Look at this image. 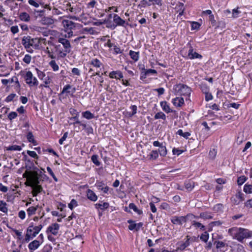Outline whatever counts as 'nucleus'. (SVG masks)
Listing matches in <instances>:
<instances>
[{
    "mask_svg": "<svg viewBox=\"0 0 252 252\" xmlns=\"http://www.w3.org/2000/svg\"><path fill=\"white\" fill-rule=\"evenodd\" d=\"M33 171L24 173L23 177L27 178L28 186L32 189L33 196H36L43 191V188L39 184L41 181H43L45 178H47V176L37 167H33Z\"/></svg>",
    "mask_w": 252,
    "mask_h": 252,
    "instance_id": "1",
    "label": "nucleus"
},
{
    "mask_svg": "<svg viewBox=\"0 0 252 252\" xmlns=\"http://www.w3.org/2000/svg\"><path fill=\"white\" fill-rule=\"evenodd\" d=\"M59 44L54 45L56 52L58 54V58H64L71 50V46L70 41L63 37L58 38Z\"/></svg>",
    "mask_w": 252,
    "mask_h": 252,
    "instance_id": "2",
    "label": "nucleus"
},
{
    "mask_svg": "<svg viewBox=\"0 0 252 252\" xmlns=\"http://www.w3.org/2000/svg\"><path fill=\"white\" fill-rule=\"evenodd\" d=\"M228 234L233 239L243 242L245 239L252 237V231L241 227H233L228 230Z\"/></svg>",
    "mask_w": 252,
    "mask_h": 252,
    "instance_id": "3",
    "label": "nucleus"
},
{
    "mask_svg": "<svg viewBox=\"0 0 252 252\" xmlns=\"http://www.w3.org/2000/svg\"><path fill=\"white\" fill-rule=\"evenodd\" d=\"M42 227L43 226L41 224L34 226L33 223H31L27 229L25 238V242L28 243L34 238L39 233Z\"/></svg>",
    "mask_w": 252,
    "mask_h": 252,
    "instance_id": "4",
    "label": "nucleus"
},
{
    "mask_svg": "<svg viewBox=\"0 0 252 252\" xmlns=\"http://www.w3.org/2000/svg\"><path fill=\"white\" fill-rule=\"evenodd\" d=\"M198 217L195 216L192 214H188L186 216H172L171 218V221L174 224L176 225H182L183 223H185L188 220H190L193 219L198 218Z\"/></svg>",
    "mask_w": 252,
    "mask_h": 252,
    "instance_id": "5",
    "label": "nucleus"
},
{
    "mask_svg": "<svg viewBox=\"0 0 252 252\" xmlns=\"http://www.w3.org/2000/svg\"><path fill=\"white\" fill-rule=\"evenodd\" d=\"M76 92L75 87L70 84L65 85L62 92L59 94V98L61 100L62 98H65L67 96H70L73 97V94Z\"/></svg>",
    "mask_w": 252,
    "mask_h": 252,
    "instance_id": "6",
    "label": "nucleus"
},
{
    "mask_svg": "<svg viewBox=\"0 0 252 252\" xmlns=\"http://www.w3.org/2000/svg\"><path fill=\"white\" fill-rule=\"evenodd\" d=\"M175 92L180 95H183L188 97H189L191 90L187 85L182 84H176L174 86Z\"/></svg>",
    "mask_w": 252,
    "mask_h": 252,
    "instance_id": "7",
    "label": "nucleus"
},
{
    "mask_svg": "<svg viewBox=\"0 0 252 252\" xmlns=\"http://www.w3.org/2000/svg\"><path fill=\"white\" fill-rule=\"evenodd\" d=\"M113 22L114 23L111 25H107L106 27L112 30H114L117 26L126 27L128 25L126 22L122 19L118 15L114 14Z\"/></svg>",
    "mask_w": 252,
    "mask_h": 252,
    "instance_id": "8",
    "label": "nucleus"
},
{
    "mask_svg": "<svg viewBox=\"0 0 252 252\" xmlns=\"http://www.w3.org/2000/svg\"><path fill=\"white\" fill-rule=\"evenodd\" d=\"M25 79L26 83L31 87L38 85V82L37 79L35 77H33L31 71L27 72Z\"/></svg>",
    "mask_w": 252,
    "mask_h": 252,
    "instance_id": "9",
    "label": "nucleus"
},
{
    "mask_svg": "<svg viewBox=\"0 0 252 252\" xmlns=\"http://www.w3.org/2000/svg\"><path fill=\"white\" fill-rule=\"evenodd\" d=\"M187 46L189 48L188 57L189 59H201L202 56L196 52H193V48L190 42H189Z\"/></svg>",
    "mask_w": 252,
    "mask_h": 252,
    "instance_id": "10",
    "label": "nucleus"
},
{
    "mask_svg": "<svg viewBox=\"0 0 252 252\" xmlns=\"http://www.w3.org/2000/svg\"><path fill=\"white\" fill-rule=\"evenodd\" d=\"M190 237L189 235L186 236V240L184 241H180L177 243V250H180V251H183L186 248L190 245Z\"/></svg>",
    "mask_w": 252,
    "mask_h": 252,
    "instance_id": "11",
    "label": "nucleus"
},
{
    "mask_svg": "<svg viewBox=\"0 0 252 252\" xmlns=\"http://www.w3.org/2000/svg\"><path fill=\"white\" fill-rule=\"evenodd\" d=\"M33 41L34 39L31 38L30 36H25L22 38V44L26 49H28L33 45Z\"/></svg>",
    "mask_w": 252,
    "mask_h": 252,
    "instance_id": "12",
    "label": "nucleus"
},
{
    "mask_svg": "<svg viewBox=\"0 0 252 252\" xmlns=\"http://www.w3.org/2000/svg\"><path fill=\"white\" fill-rule=\"evenodd\" d=\"M59 228L60 225L58 223H53L48 226L47 230V232H50L54 235H57L58 233Z\"/></svg>",
    "mask_w": 252,
    "mask_h": 252,
    "instance_id": "13",
    "label": "nucleus"
},
{
    "mask_svg": "<svg viewBox=\"0 0 252 252\" xmlns=\"http://www.w3.org/2000/svg\"><path fill=\"white\" fill-rule=\"evenodd\" d=\"M95 186L98 190L102 191L105 193H108L110 188L106 186L103 182L97 181Z\"/></svg>",
    "mask_w": 252,
    "mask_h": 252,
    "instance_id": "14",
    "label": "nucleus"
},
{
    "mask_svg": "<svg viewBox=\"0 0 252 252\" xmlns=\"http://www.w3.org/2000/svg\"><path fill=\"white\" fill-rule=\"evenodd\" d=\"M41 245L40 241L34 240L29 244L28 248L30 252H33L35 250L37 249Z\"/></svg>",
    "mask_w": 252,
    "mask_h": 252,
    "instance_id": "15",
    "label": "nucleus"
},
{
    "mask_svg": "<svg viewBox=\"0 0 252 252\" xmlns=\"http://www.w3.org/2000/svg\"><path fill=\"white\" fill-rule=\"evenodd\" d=\"M109 76L111 78H115L116 79H121L123 78V74L121 71H112L110 72Z\"/></svg>",
    "mask_w": 252,
    "mask_h": 252,
    "instance_id": "16",
    "label": "nucleus"
},
{
    "mask_svg": "<svg viewBox=\"0 0 252 252\" xmlns=\"http://www.w3.org/2000/svg\"><path fill=\"white\" fill-rule=\"evenodd\" d=\"M86 193L87 198L91 201L95 202L97 200V196L92 190L88 189Z\"/></svg>",
    "mask_w": 252,
    "mask_h": 252,
    "instance_id": "17",
    "label": "nucleus"
},
{
    "mask_svg": "<svg viewBox=\"0 0 252 252\" xmlns=\"http://www.w3.org/2000/svg\"><path fill=\"white\" fill-rule=\"evenodd\" d=\"M40 22L42 25L49 26L54 23V20L50 17L43 16L42 17Z\"/></svg>",
    "mask_w": 252,
    "mask_h": 252,
    "instance_id": "18",
    "label": "nucleus"
},
{
    "mask_svg": "<svg viewBox=\"0 0 252 252\" xmlns=\"http://www.w3.org/2000/svg\"><path fill=\"white\" fill-rule=\"evenodd\" d=\"M172 103L176 107H180L184 104V99L182 97H176L172 99Z\"/></svg>",
    "mask_w": 252,
    "mask_h": 252,
    "instance_id": "19",
    "label": "nucleus"
},
{
    "mask_svg": "<svg viewBox=\"0 0 252 252\" xmlns=\"http://www.w3.org/2000/svg\"><path fill=\"white\" fill-rule=\"evenodd\" d=\"M143 223L142 222H139L138 223H135L134 222L132 224H130L128 226V229L130 230L135 229L136 231H138L142 227Z\"/></svg>",
    "mask_w": 252,
    "mask_h": 252,
    "instance_id": "20",
    "label": "nucleus"
},
{
    "mask_svg": "<svg viewBox=\"0 0 252 252\" xmlns=\"http://www.w3.org/2000/svg\"><path fill=\"white\" fill-rule=\"evenodd\" d=\"M240 106V104L236 103L225 102L223 104V108L224 109H228L230 107H232L234 109H238L239 108Z\"/></svg>",
    "mask_w": 252,
    "mask_h": 252,
    "instance_id": "21",
    "label": "nucleus"
},
{
    "mask_svg": "<svg viewBox=\"0 0 252 252\" xmlns=\"http://www.w3.org/2000/svg\"><path fill=\"white\" fill-rule=\"evenodd\" d=\"M129 55L130 58L134 61L137 62L139 58V52H135L132 50H130Z\"/></svg>",
    "mask_w": 252,
    "mask_h": 252,
    "instance_id": "22",
    "label": "nucleus"
},
{
    "mask_svg": "<svg viewBox=\"0 0 252 252\" xmlns=\"http://www.w3.org/2000/svg\"><path fill=\"white\" fill-rule=\"evenodd\" d=\"M21 20L25 22H29L30 20V16L28 13L25 12H22L19 15Z\"/></svg>",
    "mask_w": 252,
    "mask_h": 252,
    "instance_id": "23",
    "label": "nucleus"
},
{
    "mask_svg": "<svg viewBox=\"0 0 252 252\" xmlns=\"http://www.w3.org/2000/svg\"><path fill=\"white\" fill-rule=\"evenodd\" d=\"M158 152L161 157H165L167 154V151L166 148V144L165 143L163 146L159 148L158 150Z\"/></svg>",
    "mask_w": 252,
    "mask_h": 252,
    "instance_id": "24",
    "label": "nucleus"
},
{
    "mask_svg": "<svg viewBox=\"0 0 252 252\" xmlns=\"http://www.w3.org/2000/svg\"><path fill=\"white\" fill-rule=\"evenodd\" d=\"M90 64L93 66L98 68L102 65V63L97 59H93L90 62Z\"/></svg>",
    "mask_w": 252,
    "mask_h": 252,
    "instance_id": "25",
    "label": "nucleus"
},
{
    "mask_svg": "<svg viewBox=\"0 0 252 252\" xmlns=\"http://www.w3.org/2000/svg\"><path fill=\"white\" fill-rule=\"evenodd\" d=\"M109 206V204L108 202H104L103 204L96 203L95 204L96 209H100L102 210L107 209Z\"/></svg>",
    "mask_w": 252,
    "mask_h": 252,
    "instance_id": "26",
    "label": "nucleus"
},
{
    "mask_svg": "<svg viewBox=\"0 0 252 252\" xmlns=\"http://www.w3.org/2000/svg\"><path fill=\"white\" fill-rule=\"evenodd\" d=\"M191 225L192 226H194L195 228H199L202 230H205V226L203 225L202 223L197 222L195 220H192L191 221Z\"/></svg>",
    "mask_w": 252,
    "mask_h": 252,
    "instance_id": "27",
    "label": "nucleus"
},
{
    "mask_svg": "<svg viewBox=\"0 0 252 252\" xmlns=\"http://www.w3.org/2000/svg\"><path fill=\"white\" fill-rule=\"evenodd\" d=\"M7 204L3 200H0V211L3 213H6L8 211V209L6 207Z\"/></svg>",
    "mask_w": 252,
    "mask_h": 252,
    "instance_id": "28",
    "label": "nucleus"
},
{
    "mask_svg": "<svg viewBox=\"0 0 252 252\" xmlns=\"http://www.w3.org/2000/svg\"><path fill=\"white\" fill-rule=\"evenodd\" d=\"M129 208L130 209H132L138 215H141L143 213V211L141 210L138 209L134 203H130L129 204Z\"/></svg>",
    "mask_w": 252,
    "mask_h": 252,
    "instance_id": "29",
    "label": "nucleus"
},
{
    "mask_svg": "<svg viewBox=\"0 0 252 252\" xmlns=\"http://www.w3.org/2000/svg\"><path fill=\"white\" fill-rule=\"evenodd\" d=\"M64 26L68 29L71 30L75 27V23L70 21H65Z\"/></svg>",
    "mask_w": 252,
    "mask_h": 252,
    "instance_id": "30",
    "label": "nucleus"
},
{
    "mask_svg": "<svg viewBox=\"0 0 252 252\" xmlns=\"http://www.w3.org/2000/svg\"><path fill=\"white\" fill-rule=\"evenodd\" d=\"M199 217L205 220L212 219L213 218L211 213L208 212L201 213Z\"/></svg>",
    "mask_w": 252,
    "mask_h": 252,
    "instance_id": "31",
    "label": "nucleus"
},
{
    "mask_svg": "<svg viewBox=\"0 0 252 252\" xmlns=\"http://www.w3.org/2000/svg\"><path fill=\"white\" fill-rule=\"evenodd\" d=\"M209 237V233L207 231H204L200 236L201 241L205 243H207Z\"/></svg>",
    "mask_w": 252,
    "mask_h": 252,
    "instance_id": "32",
    "label": "nucleus"
},
{
    "mask_svg": "<svg viewBox=\"0 0 252 252\" xmlns=\"http://www.w3.org/2000/svg\"><path fill=\"white\" fill-rule=\"evenodd\" d=\"M214 244L216 245V248L217 249H220L227 246L225 243L220 241H215Z\"/></svg>",
    "mask_w": 252,
    "mask_h": 252,
    "instance_id": "33",
    "label": "nucleus"
},
{
    "mask_svg": "<svg viewBox=\"0 0 252 252\" xmlns=\"http://www.w3.org/2000/svg\"><path fill=\"white\" fill-rule=\"evenodd\" d=\"M49 64L54 71H58L59 69V67L55 60L51 61L49 63Z\"/></svg>",
    "mask_w": 252,
    "mask_h": 252,
    "instance_id": "34",
    "label": "nucleus"
},
{
    "mask_svg": "<svg viewBox=\"0 0 252 252\" xmlns=\"http://www.w3.org/2000/svg\"><path fill=\"white\" fill-rule=\"evenodd\" d=\"M6 150L8 151H20L22 150V148L20 146L13 145L8 146L6 148Z\"/></svg>",
    "mask_w": 252,
    "mask_h": 252,
    "instance_id": "35",
    "label": "nucleus"
},
{
    "mask_svg": "<svg viewBox=\"0 0 252 252\" xmlns=\"http://www.w3.org/2000/svg\"><path fill=\"white\" fill-rule=\"evenodd\" d=\"M177 134L178 135L183 136V137L188 139L190 135V133L189 132H184L183 131L182 129H179L177 132Z\"/></svg>",
    "mask_w": 252,
    "mask_h": 252,
    "instance_id": "36",
    "label": "nucleus"
},
{
    "mask_svg": "<svg viewBox=\"0 0 252 252\" xmlns=\"http://www.w3.org/2000/svg\"><path fill=\"white\" fill-rule=\"evenodd\" d=\"M82 116L83 117L87 119L90 120L94 118V115L92 114L90 111H84L82 113Z\"/></svg>",
    "mask_w": 252,
    "mask_h": 252,
    "instance_id": "37",
    "label": "nucleus"
},
{
    "mask_svg": "<svg viewBox=\"0 0 252 252\" xmlns=\"http://www.w3.org/2000/svg\"><path fill=\"white\" fill-rule=\"evenodd\" d=\"M243 190L246 193H252V185L248 184H245Z\"/></svg>",
    "mask_w": 252,
    "mask_h": 252,
    "instance_id": "38",
    "label": "nucleus"
},
{
    "mask_svg": "<svg viewBox=\"0 0 252 252\" xmlns=\"http://www.w3.org/2000/svg\"><path fill=\"white\" fill-rule=\"evenodd\" d=\"M150 158L152 159H156L158 157V150H152L150 155Z\"/></svg>",
    "mask_w": 252,
    "mask_h": 252,
    "instance_id": "39",
    "label": "nucleus"
},
{
    "mask_svg": "<svg viewBox=\"0 0 252 252\" xmlns=\"http://www.w3.org/2000/svg\"><path fill=\"white\" fill-rule=\"evenodd\" d=\"M248 179L245 176H241L237 179V184L239 186L242 185Z\"/></svg>",
    "mask_w": 252,
    "mask_h": 252,
    "instance_id": "40",
    "label": "nucleus"
},
{
    "mask_svg": "<svg viewBox=\"0 0 252 252\" xmlns=\"http://www.w3.org/2000/svg\"><path fill=\"white\" fill-rule=\"evenodd\" d=\"M92 162L96 166H99L100 162L98 160V156L96 155H94L91 157Z\"/></svg>",
    "mask_w": 252,
    "mask_h": 252,
    "instance_id": "41",
    "label": "nucleus"
},
{
    "mask_svg": "<svg viewBox=\"0 0 252 252\" xmlns=\"http://www.w3.org/2000/svg\"><path fill=\"white\" fill-rule=\"evenodd\" d=\"M77 201L74 199H72L70 202L68 204V208L71 210H72L74 207H77Z\"/></svg>",
    "mask_w": 252,
    "mask_h": 252,
    "instance_id": "42",
    "label": "nucleus"
},
{
    "mask_svg": "<svg viewBox=\"0 0 252 252\" xmlns=\"http://www.w3.org/2000/svg\"><path fill=\"white\" fill-rule=\"evenodd\" d=\"M37 210V208L35 207H30L27 209V213L29 216L34 215Z\"/></svg>",
    "mask_w": 252,
    "mask_h": 252,
    "instance_id": "43",
    "label": "nucleus"
},
{
    "mask_svg": "<svg viewBox=\"0 0 252 252\" xmlns=\"http://www.w3.org/2000/svg\"><path fill=\"white\" fill-rule=\"evenodd\" d=\"M175 9L177 10V12L181 11L182 10H185L186 8L184 6V3L182 2H178V3L177 4Z\"/></svg>",
    "mask_w": 252,
    "mask_h": 252,
    "instance_id": "44",
    "label": "nucleus"
},
{
    "mask_svg": "<svg viewBox=\"0 0 252 252\" xmlns=\"http://www.w3.org/2000/svg\"><path fill=\"white\" fill-rule=\"evenodd\" d=\"M27 138L29 142L34 143L35 142V140L33 138V135L32 132L30 131L28 133L27 135Z\"/></svg>",
    "mask_w": 252,
    "mask_h": 252,
    "instance_id": "45",
    "label": "nucleus"
},
{
    "mask_svg": "<svg viewBox=\"0 0 252 252\" xmlns=\"http://www.w3.org/2000/svg\"><path fill=\"white\" fill-rule=\"evenodd\" d=\"M155 118L156 119H162V120H165L166 119V116L163 113L160 111L155 115Z\"/></svg>",
    "mask_w": 252,
    "mask_h": 252,
    "instance_id": "46",
    "label": "nucleus"
},
{
    "mask_svg": "<svg viewBox=\"0 0 252 252\" xmlns=\"http://www.w3.org/2000/svg\"><path fill=\"white\" fill-rule=\"evenodd\" d=\"M136 113V111H123V115L126 117H131L134 114H135Z\"/></svg>",
    "mask_w": 252,
    "mask_h": 252,
    "instance_id": "47",
    "label": "nucleus"
},
{
    "mask_svg": "<svg viewBox=\"0 0 252 252\" xmlns=\"http://www.w3.org/2000/svg\"><path fill=\"white\" fill-rule=\"evenodd\" d=\"M160 105L163 110H171L166 101H161L160 102Z\"/></svg>",
    "mask_w": 252,
    "mask_h": 252,
    "instance_id": "48",
    "label": "nucleus"
},
{
    "mask_svg": "<svg viewBox=\"0 0 252 252\" xmlns=\"http://www.w3.org/2000/svg\"><path fill=\"white\" fill-rule=\"evenodd\" d=\"M209 20L211 23L212 26H215L217 25V22L216 20L215 19L214 15L212 14L211 15L209 16Z\"/></svg>",
    "mask_w": 252,
    "mask_h": 252,
    "instance_id": "49",
    "label": "nucleus"
},
{
    "mask_svg": "<svg viewBox=\"0 0 252 252\" xmlns=\"http://www.w3.org/2000/svg\"><path fill=\"white\" fill-rule=\"evenodd\" d=\"M200 25L197 22H191V30H198L200 28Z\"/></svg>",
    "mask_w": 252,
    "mask_h": 252,
    "instance_id": "50",
    "label": "nucleus"
},
{
    "mask_svg": "<svg viewBox=\"0 0 252 252\" xmlns=\"http://www.w3.org/2000/svg\"><path fill=\"white\" fill-rule=\"evenodd\" d=\"M31 56L29 54H27L25 56L23 60L24 63H26L27 64H29L31 63Z\"/></svg>",
    "mask_w": 252,
    "mask_h": 252,
    "instance_id": "51",
    "label": "nucleus"
},
{
    "mask_svg": "<svg viewBox=\"0 0 252 252\" xmlns=\"http://www.w3.org/2000/svg\"><path fill=\"white\" fill-rule=\"evenodd\" d=\"M83 32H88L91 34H94V29L93 28H85L83 29Z\"/></svg>",
    "mask_w": 252,
    "mask_h": 252,
    "instance_id": "52",
    "label": "nucleus"
},
{
    "mask_svg": "<svg viewBox=\"0 0 252 252\" xmlns=\"http://www.w3.org/2000/svg\"><path fill=\"white\" fill-rule=\"evenodd\" d=\"M27 154L31 157L35 159L38 158V156L34 151H27Z\"/></svg>",
    "mask_w": 252,
    "mask_h": 252,
    "instance_id": "53",
    "label": "nucleus"
},
{
    "mask_svg": "<svg viewBox=\"0 0 252 252\" xmlns=\"http://www.w3.org/2000/svg\"><path fill=\"white\" fill-rule=\"evenodd\" d=\"M9 80H10V83L15 82L16 84H17V87H18V88L20 87V84L18 81V79L17 77L14 76L11 79H10Z\"/></svg>",
    "mask_w": 252,
    "mask_h": 252,
    "instance_id": "54",
    "label": "nucleus"
},
{
    "mask_svg": "<svg viewBox=\"0 0 252 252\" xmlns=\"http://www.w3.org/2000/svg\"><path fill=\"white\" fill-rule=\"evenodd\" d=\"M17 116V114L15 112L12 111L8 115V118L10 120H12L13 119L16 118Z\"/></svg>",
    "mask_w": 252,
    "mask_h": 252,
    "instance_id": "55",
    "label": "nucleus"
},
{
    "mask_svg": "<svg viewBox=\"0 0 252 252\" xmlns=\"http://www.w3.org/2000/svg\"><path fill=\"white\" fill-rule=\"evenodd\" d=\"M183 152V150H180L179 149H177L174 148L172 150V153L173 155H176L177 156H179Z\"/></svg>",
    "mask_w": 252,
    "mask_h": 252,
    "instance_id": "56",
    "label": "nucleus"
},
{
    "mask_svg": "<svg viewBox=\"0 0 252 252\" xmlns=\"http://www.w3.org/2000/svg\"><path fill=\"white\" fill-rule=\"evenodd\" d=\"M67 136H68V132H65L64 133L63 136L61 139H60V140L59 141L60 144H61V145L63 144L64 141H65L66 140V138L67 137Z\"/></svg>",
    "mask_w": 252,
    "mask_h": 252,
    "instance_id": "57",
    "label": "nucleus"
},
{
    "mask_svg": "<svg viewBox=\"0 0 252 252\" xmlns=\"http://www.w3.org/2000/svg\"><path fill=\"white\" fill-rule=\"evenodd\" d=\"M52 247L50 245H46L43 249V252H51Z\"/></svg>",
    "mask_w": 252,
    "mask_h": 252,
    "instance_id": "58",
    "label": "nucleus"
},
{
    "mask_svg": "<svg viewBox=\"0 0 252 252\" xmlns=\"http://www.w3.org/2000/svg\"><path fill=\"white\" fill-rule=\"evenodd\" d=\"M16 95L15 94H11L6 97L5 101L7 102H10L12 101L13 99V98L16 96Z\"/></svg>",
    "mask_w": 252,
    "mask_h": 252,
    "instance_id": "59",
    "label": "nucleus"
},
{
    "mask_svg": "<svg viewBox=\"0 0 252 252\" xmlns=\"http://www.w3.org/2000/svg\"><path fill=\"white\" fill-rule=\"evenodd\" d=\"M165 143V142H160L158 141H155L153 142V144L155 147H158L160 148L162 146H163Z\"/></svg>",
    "mask_w": 252,
    "mask_h": 252,
    "instance_id": "60",
    "label": "nucleus"
},
{
    "mask_svg": "<svg viewBox=\"0 0 252 252\" xmlns=\"http://www.w3.org/2000/svg\"><path fill=\"white\" fill-rule=\"evenodd\" d=\"M71 72L72 74L77 76H80L81 74L80 70L77 68H73L72 69Z\"/></svg>",
    "mask_w": 252,
    "mask_h": 252,
    "instance_id": "61",
    "label": "nucleus"
},
{
    "mask_svg": "<svg viewBox=\"0 0 252 252\" xmlns=\"http://www.w3.org/2000/svg\"><path fill=\"white\" fill-rule=\"evenodd\" d=\"M201 89L202 92L204 94L206 93L209 91V88L206 84H202L201 86Z\"/></svg>",
    "mask_w": 252,
    "mask_h": 252,
    "instance_id": "62",
    "label": "nucleus"
},
{
    "mask_svg": "<svg viewBox=\"0 0 252 252\" xmlns=\"http://www.w3.org/2000/svg\"><path fill=\"white\" fill-rule=\"evenodd\" d=\"M205 98L206 101H209L213 99V95L208 92L205 94Z\"/></svg>",
    "mask_w": 252,
    "mask_h": 252,
    "instance_id": "63",
    "label": "nucleus"
},
{
    "mask_svg": "<svg viewBox=\"0 0 252 252\" xmlns=\"http://www.w3.org/2000/svg\"><path fill=\"white\" fill-rule=\"evenodd\" d=\"M18 217L22 220H24L26 217V213L23 210H21L18 213Z\"/></svg>",
    "mask_w": 252,
    "mask_h": 252,
    "instance_id": "64",
    "label": "nucleus"
}]
</instances>
